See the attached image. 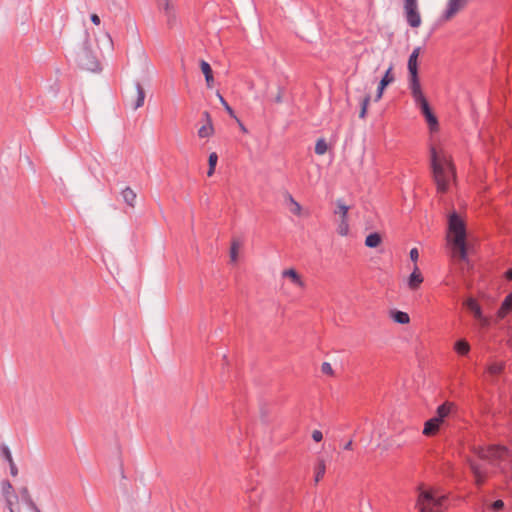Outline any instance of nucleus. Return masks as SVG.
Here are the masks:
<instances>
[{
    "mask_svg": "<svg viewBox=\"0 0 512 512\" xmlns=\"http://www.w3.org/2000/svg\"><path fill=\"white\" fill-rule=\"evenodd\" d=\"M448 233V241L454 256L461 261H466L468 257L466 223L455 211L448 216Z\"/></svg>",
    "mask_w": 512,
    "mask_h": 512,
    "instance_id": "nucleus-1",
    "label": "nucleus"
},
{
    "mask_svg": "<svg viewBox=\"0 0 512 512\" xmlns=\"http://www.w3.org/2000/svg\"><path fill=\"white\" fill-rule=\"evenodd\" d=\"M430 158L433 178L439 193H446L450 179L454 177V168L451 161L444 154H439L434 146L430 147Z\"/></svg>",
    "mask_w": 512,
    "mask_h": 512,
    "instance_id": "nucleus-2",
    "label": "nucleus"
},
{
    "mask_svg": "<svg viewBox=\"0 0 512 512\" xmlns=\"http://www.w3.org/2000/svg\"><path fill=\"white\" fill-rule=\"evenodd\" d=\"M445 496H438L431 489L418 488L416 506L420 512H443Z\"/></svg>",
    "mask_w": 512,
    "mask_h": 512,
    "instance_id": "nucleus-3",
    "label": "nucleus"
},
{
    "mask_svg": "<svg viewBox=\"0 0 512 512\" xmlns=\"http://www.w3.org/2000/svg\"><path fill=\"white\" fill-rule=\"evenodd\" d=\"M410 91H411V95H412L416 105L419 107V109L421 110V113L425 117V120L428 123L430 130L431 131L438 130L439 123H438L437 117L432 112L431 107L422 92L421 86L411 88Z\"/></svg>",
    "mask_w": 512,
    "mask_h": 512,
    "instance_id": "nucleus-4",
    "label": "nucleus"
},
{
    "mask_svg": "<svg viewBox=\"0 0 512 512\" xmlns=\"http://www.w3.org/2000/svg\"><path fill=\"white\" fill-rule=\"evenodd\" d=\"M420 52L421 47L414 48L408 59L409 89L421 86L418 76V57Z\"/></svg>",
    "mask_w": 512,
    "mask_h": 512,
    "instance_id": "nucleus-5",
    "label": "nucleus"
},
{
    "mask_svg": "<svg viewBox=\"0 0 512 512\" xmlns=\"http://www.w3.org/2000/svg\"><path fill=\"white\" fill-rule=\"evenodd\" d=\"M77 61L79 66L87 71L96 72L100 69V63L97 60L96 56L92 53V51L88 48H83V50L78 53Z\"/></svg>",
    "mask_w": 512,
    "mask_h": 512,
    "instance_id": "nucleus-6",
    "label": "nucleus"
},
{
    "mask_svg": "<svg viewBox=\"0 0 512 512\" xmlns=\"http://www.w3.org/2000/svg\"><path fill=\"white\" fill-rule=\"evenodd\" d=\"M404 11L408 24L417 28L421 24V17L418 11L417 0H404Z\"/></svg>",
    "mask_w": 512,
    "mask_h": 512,
    "instance_id": "nucleus-7",
    "label": "nucleus"
},
{
    "mask_svg": "<svg viewBox=\"0 0 512 512\" xmlns=\"http://www.w3.org/2000/svg\"><path fill=\"white\" fill-rule=\"evenodd\" d=\"M509 455V449L506 446L492 445L487 449H481L479 457L487 460H502Z\"/></svg>",
    "mask_w": 512,
    "mask_h": 512,
    "instance_id": "nucleus-8",
    "label": "nucleus"
},
{
    "mask_svg": "<svg viewBox=\"0 0 512 512\" xmlns=\"http://www.w3.org/2000/svg\"><path fill=\"white\" fill-rule=\"evenodd\" d=\"M157 8L166 16V23L169 28L176 25L177 16L174 5L170 0H155Z\"/></svg>",
    "mask_w": 512,
    "mask_h": 512,
    "instance_id": "nucleus-9",
    "label": "nucleus"
},
{
    "mask_svg": "<svg viewBox=\"0 0 512 512\" xmlns=\"http://www.w3.org/2000/svg\"><path fill=\"white\" fill-rule=\"evenodd\" d=\"M392 69H393V67L391 65L385 72L382 79L380 80L378 88H377L375 101H378L382 98L385 88L395 80V77L392 73Z\"/></svg>",
    "mask_w": 512,
    "mask_h": 512,
    "instance_id": "nucleus-10",
    "label": "nucleus"
},
{
    "mask_svg": "<svg viewBox=\"0 0 512 512\" xmlns=\"http://www.w3.org/2000/svg\"><path fill=\"white\" fill-rule=\"evenodd\" d=\"M203 117L206 121V124L201 126L198 130V136L200 138H208L213 135L214 133V127L212 124V119L208 111H205L203 113Z\"/></svg>",
    "mask_w": 512,
    "mask_h": 512,
    "instance_id": "nucleus-11",
    "label": "nucleus"
},
{
    "mask_svg": "<svg viewBox=\"0 0 512 512\" xmlns=\"http://www.w3.org/2000/svg\"><path fill=\"white\" fill-rule=\"evenodd\" d=\"M466 5V0H449L447 9L444 13L446 20L452 18L457 12H459Z\"/></svg>",
    "mask_w": 512,
    "mask_h": 512,
    "instance_id": "nucleus-12",
    "label": "nucleus"
},
{
    "mask_svg": "<svg viewBox=\"0 0 512 512\" xmlns=\"http://www.w3.org/2000/svg\"><path fill=\"white\" fill-rule=\"evenodd\" d=\"M510 312H512V292L509 293L502 301L500 308L497 311L496 317L498 320H502Z\"/></svg>",
    "mask_w": 512,
    "mask_h": 512,
    "instance_id": "nucleus-13",
    "label": "nucleus"
},
{
    "mask_svg": "<svg viewBox=\"0 0 512 512\" xmlns=\"http://www.w3.org/2000/svg\"><path fill=\"white\" fill-rule=\"evenodd\" d=\"M424 278L417 265L414 266L412 273L408 278V287L411 290H416L422 284Z\"/></svg>",
    "mask_w": 512,
    "mask_h": 512,
    "instance_id": "nucleus-14",
    "label": "nucleus"
},
{
    "mask_svg": "<svg viewBox=\"0 0 512 512\" xmlns=\"http://www.w3.org/2000/svg\"><path fill=\"white\" fill-rule=\"evenodd\" d=\"M441 424L442 422L439 421V419H435L434 417L427 420L424 425L423 434L426 436L435 435L438 432Z\"/></svg>",
    "mask_w": 512,
    "mask_h": 512,
    "instance_id": "nucleus-15",
    "label": "nucleus"
},
{
    "mask_svg": "<svg viewBox=\"0 0 512 512\" xmlns=\"http://www.w3.org/2000/svg\"><path fill=\"white\" fill-rule=\"evenodd\" d=\"M135 87H136L137 96H136V100L132 104L133 110H137L138 108H140L144 105L145 96H146L145 90L140 82H136Z\"/></svg>",
    "mask_w": 512,
    "mask_h": 512,
    "instance_id": "nucleus-16",
    "label": "nucleus"
},
{
    "mask_svg": "<svg viewBox=\"0 0 512 512\" xmlns=\"http://www.w3.org/2000/svg\"><path fill=\"white\" fill-rule=\"evenodd\" d=\"M465 307L473 313L474 318H481L482 317V309L478 302L474 298H468L465 303Z\"/></svg>",
    "mask_w": 512,
    "mask_h": 512,
    "instance_id": "nucleus-17",
    "label": "nucleus"
},
{
    "mask_svg": "<svg viewBox=\"0 0 512 512\" xmlns=\"http://www.w3.org/2000/svg\"><path fill=\"white\" fill-rule=\"evenodd\" d=\"M282 276L284 278H289L295 285L299 287H304V282L302 281L300 275L295 269H286L282 272Z\"/></svg>",
    "mask_w": 512,
    "mask_h": 512,
    "instance_id": "nucleus-18",
    "label": "nucleus"
},
{
    "mask_svg": "<svg viewBox=\"0 0 512 512\" xmlns=\"http://www.w3.org/2000/svg\"><path fill=\"white\" fill-rule=\"evenodd\" d=\"M121 195H122L124 202L128 206H130L132 208L135 207V201H136L137 195L133 189H131L130 187L124 188L121 192Z\"/></svg>",
    "mask_w": 512,
    "mask_h": 512,
    "instance_id": "nucleus-19",
    "label": "nucleus"
},
{
    "mask_svg": "<svg viewBox=\"0 0 512 512\" xmlns=\"http://www.w3.org/2000/svg\"><path fill=\"white\" fill-rule=\"evenodd\" d=\"M452 407H453V404L450 402H445V403L441 404L437 408V411H436L437 415L434 418L439 419V421H441L443 423L444 419L450 414Z\"/></svg>",
    "mask_w": 512,
    "mask_h": 512,
    "instance_id": "nucleus-20",
    "label": "nucleus"
},
{
    "mask_svg": "<svg viewBox=\"0 0 512 512\" xmlns=\"http://www.w3.org/2000/svg\"><path fill=\"white\" fill-rule=\"evenodd\" d=\"M470 349V344L465 339H459L454 344V350L460 356H466L470 352Z\"/></svg>",
    "mask_w": 512,
    "mask_h": 512,
    "instance_id": "nucleus-21",
    "label": "nucleus"
},
{
    "mask_svg": "<svg viewBox=\"0 0 512 512\" xmlns=\"http://www.w3.org/2000/svg\"><path fill=\"white\" fill-rule=\"evenodd\" d=\"M261 498V492L257 488H252L248 493V502L250 504V512H254Z\"/></svg>",
    "mask_w": 512,
    "mask_h": 512,
    "instance_id": "nucleus-22",
    "label": "nucleus"
},
{
    "mask_svg": "<svg viewBox=\"0 0 512 512\" xmlns=\"http://www.w3.org/2000/svg\"><path fill=\"white\" fill-rule=\"evenodd\" d=\"M391 318L399 324H408L410 321V317L406 312L400 310H391L390 312Z\"/></svg>",
    "mask_w": 512,
    "mask_h": 512,
    "instance_id": "nucleus-23",
    "label": "nucleus"
},
{
    "mask_svg": "<svg viewBox=\"0 0 512 512\" xmlns=\"http://www.w3.org/2000/svg\"><path fill=\"white\" fill-rule=\"evenodd\" d=\"M382 242V237L378 232L370 233L365 239V245L369 248H376Z\"/></svg>",
    "mask_w": 512,
    "mask_h": 512,
    "instance_id": "nucleus-24",
    "label": "nucleus"
},
{
    "mask_svg": "<svg viewBox=\"0 0 512 512\" xmlns=\"http://www.w3.org/2000/svg\"><path fill=\"white\" fill-rule=\"evenodd\" d=\"M1 494L2 497H8V496H18L15 491L14 487L10 483L9 480H3L1 482Z\"/></svg>",
    "mask_w": 512,
    "mask_h": 512,
    "instance_id": "nucleus-25",
    "label": "nucleus"
},
{
    "mask_svg": "<svg viewBox=\"0 0 512 512\" xmlns=\"http://www.w3.org/2000/svg\"><path fill=\"white\" fill-rule=\"evenodd\" d=\"M504 368V362H494L487 367V372L492 376H497L503 372Z\"/></svg>",
    "mask_w": 512,
    "mask_h": 512,
    "instance_id": "nucleus-26",
    "label": "nucleus"
},
{
    "mask_svg": "<svg viewBox=\"0 0 512 512\" xmlns=\"http://www.w3.org/2000/svg\"><path fill=\"white\" fill-rule=\"evenodd\" d=\"M326 465L324 460H318L315 466V483H318L325 475Z\"/></svg>",
    "mask_w": 512,
    "mask_h": 512,
    "instance_id": "nucleus-27",
    "label": "nucleus"
},
{
    "mask_svg": "<svg viewBox=\"0 0 512 512\" xmlns=\"http://www.w3.org/2000/svg\"><path fill=\"white\" fill-rule=\"evenodd\" d=\"M217 161H218V155L216 152H212L210 153L209 155V158H208V165H209V168H208V171H207V175L209 177H211L214 172H215V167L217 165Z\"/></svg>",
    "mask_w": 512,
    "mask_h": 512,
    "instance_id": "nucleus-28",
    "label": "nucleus"
},
{
    "mask_svg": "<svg viewBox=\"0 0 512 512\" xmlns=\"http://www.w3.org/2000/svg\"><path fill=\"white\" fill-rule=\"evenodd\" d=\"M239 248H240V242L238 240L234 239L231 242V247H230V259H231V262H236L237 261Z\"/></svg>",
    "mask_w": 512,
    "mask_h": 512,
    "instance_id": "nucleus-29",
    "label": "nucleus"
},
{
    "mask_svg": "<svg viewBox=\"0 0 512 512\" xmlns=\"http://www.w3.org/2000/svg\"><path fill=\"white\" fill-rule=\"evenodd\" d=\"M328 150V145L324 138H320L317 140L315 145V153L317 155H324Z\"/></svg>",
    "mask_w": 512,
    "mask_h": 512,
    "instance_id": "nucleus-30",
    "label": "nucleus"
},
{
    "mask_svg": "<svg viewBox=\"0 0 512 512\" xmlns=\"http://www.w3.org/2000/svg\"><path fill=\"white\" fill-rule=\"evenodd\" d=\"M287 199H288L289 203L292 205V207L290 209L291 213H293L294 215H300L301 211H302L301 205L290 194H288Z\"/></svg>",
    "mask_w": 512,
    "mask_h": 512,
    "instance_id": "nucleus-31",
    "label": "nucleus"
},
{
    "mask_svg": "<svg viewBox=\"0 0 512 512\" xmlns=\"http://www.w3.org/2000/svg\"><path fill=\"white\" fill-rule=\"evenodd\" d=\"M5 503V507L9 512H15L14 505L18 502V496L2 497Z\"/></svg>",
    "mask_w": 512,
    "mask_h": 512,
    "instance_id": "nucleus-32",
    "label": "nucleus"
},
{
    "mask_svg": "<svg viewBox=\"0 0 512 512\" xmlns=\"http://www.w3.org/2000/svg\"><path fill=\"white\" fill-rule=\"evenodd\" d=\"M349 207L345 205L341 200H337V210H335V214H339L341 219L347 218Z\"/></svg>",
    "mask_w": 512,
    "mask_h": 512,
    "instance_id": "nucleus-33",
    "label": "nucleus"
},
{
    "mask_svg": "<svg viewBox=\"0 0 512 512\" xmlns=\"http://www.w3.org/2000/svg\"><path fill=\"white\" fill-rule=\"evenodd\" d=\"M370 100H371L370 95H366L361 101V110L359 113V117L362 119H364L366 117L367 108L370 103Z\"/></svg>",
    "mask_w": 512,
    "mask_h": 512,
    "instance_id": "nucleus-34",
    "label": "nucleus"
},
{
    "mask_svg": "<svg viewBox=\"0 0 512 512\" xmlns=\"http://www.w3.org/2000/svg\"><path fill=\"white\" fill-rule=\"evenodd\" d=\"M337 232L341 236H346L348 234V232H349V224H348V219L347 218L341 219L340 224L338 225V228H337Z\"/></svg>",
    "mask_w": 512,
    "mask_h": 512,
    "instance_id": "nucleus-35",
    "label": "nucleus"
},
{
    "mask_svg": "<svg viewBox=\"0 0 512 512\" xmlns=\"http://www.w3.org/2000/svg\"><path fill=\"white\" fill-rule=\"evenodd\" d=\"M0 451H1V454H2V457L9 463L11 461H13V458H12V454H11V451L10 449L8 448V446H6L5 444H2L0 446Z\"/></svg>",
    "mask_w": 512,
    "mask_h": 512,
    "instance_id": "nucleus-36",
    "label": "nucleus"
},
{
    "mask_svg": "<svg viewBox=\"0 0 512 512\" xmlns=\"http://www.w3.org/2000/svg\"><path fill=\"white\" fill-rule=\"evenodd\" d=\"M218 97H219L221 104L224 106L225 110L227 111V113L231 117L236 118L234 110L230 107V105L227 103V101L223 98V96L220 93H218Z\"/></svg>",
    "mask_w": 512,
    "mask_h": 512,
    "instance_id": "nucleus-37",
    "label": "nucleus"
},
{
    "mask_svg": "<svg viewBox=\"0 0 512 512\" xmlns=\"http://www.w3.org/2000/svg\"><path fill=\"white\" fill-rule=\"evenodd\" d=\"M200 68L204 76H207L208 74L213 73L212 68L208 62L205 60L200 61Z\"/></svg>",
    "mask_w": 512,
    "mask_h": 512,
    "instance_id": "nucleus-38",
    "label": "nucleus"
},
{
    "mask_svg": "<svg viewBox=\"0 0 512 512\" xmlns=\"http://www.w3.org/2000/svg\"><path fill=\"white\" fill-rule=\"evenodd\" d=\"M284 92H285V89L284 87L282 86H279L278 87V93L276 94V96L273 98V102L276 103V104H280L283 102V95H284Z\"/></svg>",
    "mask_w": 512,
    "mask_h": 512,
    "instance_id": "nucleus-39",
    "label": "nucleus"
},
{
    "mask_svg": "<svg viewBox=\"0 0 512 512\" xmlns=\"http://www.w3.org/2000/svg\"><path fill=\"white\" fill-rule=\"evenodd\" d=\"M469 466H470V469H471L474 477H478L481 473H483L480 465L477 464L476 462H470Z\"/></svg>",
    "mask_w": 512,
    "mask_h": 512,
    "instance_id": "nucleus-40",
    "label": "nucleus"
},
{
    "mask_svg": "<svg viewBox=\"0 0 512 512\" xmlns=\"http://www.w3.org/2000/svg\"><path fill=\"white\" fill-rule=\"evenodd\" d=\"M321 372L323 374L330 375V376H332L333 373H334V371L332 369V366L328 362L322 363V365H321Z\"/></svg>",
    "mask_w": 512,
    "mask_h": 512,
    "instance_id": "nucleus-41",
    "label": "nucleus"
},
{
    "mask_svg": "<svg viewBox=\"0 0 512 512\" xmlns=\"http://www.w3.org/2000/svg\"><path fill=\"white\" fill-rule=\"evenodd\" d=\"M476 320H478L480 322V326L483 329H487L490 327V324H491L490 319L488 317L484 316L483 314H482L481 318H476Z\"/></svg>",
    "mask_w": 512,
    "mask_h": 512,
    "instance_id": "nucleus-42",
    "label": "nucleus"
},
{
    "mask_svg": "<svg viewBox=\"0 0 512 512\" xmlns=\"http://www.w3.org/2000/svg\"><path fill=\"white\" fill-rule=\"evenodd\" d=\"M20 494H21V498H22L24 503L32 499V497L30 495V492H29L27 487L21 488Z\"/></svg>",
    "mask_w": 512,
    "mask_h": 512,
    "instance_id": "nucleus-43",
    "label": "nucleus"
},
{
    "mask_svg": "<svg viewBox=\"0 0 512 512\" xmlns=\"http://www.w3.org/2000/svg\"><path fill=\"white\" fill-rule=\"evenodd\" d=\"M504 508V502L500 499L494 501L492 504H491V509L495 512L497 511H500Z\"/></svg>",
    "mask_w": 512,
    "mask_h": 512,
    "instance_id": "nucleus-44",
    "label": "nucleus"
},
{
    "mask_svg": "<svg viewBox=\"0 0 512 512\" xmlns=\"http://www.w3.org/2000/svg\"><path fill=\"white\" fill-rule=\"evenodd\" d=\"M410 259L413 261V262H417L418 261V258H419V252H418V249L417 248H412L410 250Z\"/></svg>",
    "mask_w": 512,
    "mask_h": 512,
    "instance_id": "nucleus-45",
    "label": "nucleus"
},
{
    "mask_svg": "<svg viewBox=\"0 0 512 512\" xmlns=\"http://www.w3.org/2000/svg\"><path fill=\"white\" fill-rule=\"evenodd\" d=\"M312 438L315 442H320L323 439V434L319 430H314L312 433Z\"/></svg>",
    "mask_w": 512,
    "mask_h": 512,
    "instance_id": "nucleus-46",
    "label": "nucleus"
},
{
    "mask_svg": "<svg viewBox=\"0 0 512 512\" xmlns=\"http://www.w3.org/2000/svg\"><path fill=\"white\" fill-rule=\"evenodd\" d=\"M9 467H10V473L12 476H17L18 475V468L16 466V464L14 463V461H11L9 462Z\"/></svg>",
    "mask_w": 512,
    "mask_h": 512,
    "instance_id": "nucleus-47",
    "label": "nucleus"
},
{
    "mask_svg": "<svg viewBox=\"0 0 512 512\" xmlns=\"http://www.w3.org/2000/svg\"><path fill=\"white\" fill-rule=\"evenodd\" d=\"M474 478H475L476 485L480 487L481 485H483V483L485 481V474L483 472L478 477H474Z\"/></svg>",
    "mask_w": 512,
    "mask_h": 512,
    "instance_id": "nucleus-48",
    "label": "nucleus"
},
{
    "mask_svg": "<svg viewBox=\"0 0 512 512\" xmlns=\"http://www.w3.org/2000/svg\"><path fill=\"white\" fill-rule=\"evenodd\" d=\"M205 80H206L207 86L209 88H211L213 86V82H214L213 73L208 74L207 76H205Z\"/></svg>",
    "mask_w": 512,
    "mask_h": 512,
    "instance_id": "nucleus-49",
    "label": "nucleus"
},
{
    "mask_svg": "<svg viewBox=\"0 0 512 512\" xmlns=\"http://www.w3.org/2000/svg\"><path fill=\"white\" fill-rule=\"evenodd\" d=\"M90 20L95 25H99L101 22L100 17L97 14H91Z\"/></svg>",
    "mask_w": 512,
    "mask_h": 512,
    "instance_id": "nucleus-50",
    "label": "nucleus"
},
{
    "mask_svg": "<svg viewBox=\"0 0 512 512\" xmlns=\"http://www.w3.org/2000/svg\"><path fill=\"white\" fill-rule=\"evenodd\" d=\"M504 277H505L508 281H512V268H509V269L505 272Z\"/></svg>",
    "mask_w": 512,
    "mask_h": 512,
    "instance_id": "nucleus-51",
    "label": "nucleus"
},
{
    "mask_svg": "<svg viewBox=\"0 0 512 512\" xmlns=\"http://www.w3.org/2000/svg\"><path fill=\"white\" fill-rule=\"evenodd\" d=\"M25 504H26V505H27L31 510L36 509V506H37V505H36V503L33 501V499H31V500H29V501L25 502Z\"/></svg>",
    "mask_w": 512,
    "mask_h": 512,
    "instance_id": "nucleus-52",
    "label": "nucleus"
},
{
    "mask_svg": "<svg viewBox=\"0 0 512 512\" xmlns=\"http://www.w3.org/2000/svg\"><path fill=\"white\" fill-rule=\"evenodd\" d=\"M344 449H345V450H351V449H352V441L347 442V443L344 445Z\"/></svg>",
    "mask_w": 512,
    "mask_h": 512,
    "instance_id": "nucleus-53",
    "label": "nucleus"
},
{
    "mask_svg": "<svg viewBox=\"0 0 512 512\" xmlns=\"http://www.w3.org/2000/svg\"><path fill=\"white\" fill-rule=\"evenodd\" d=\"M32 511H33V512H42V511L39 509V507H38V506H36V509H33Z\"/></svg>",
    "mask_w": 512,
    "mask_h": 512,
    "instance_id": "nucleus-54",
    "label": "nucleus"
}]
</instances>
